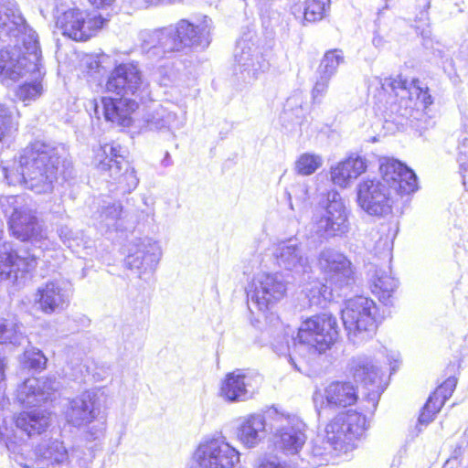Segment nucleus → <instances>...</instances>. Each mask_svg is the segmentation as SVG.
<instances>
[{"instance_id":"nucleus-50","label":"nucleus","mask_w":468,"mask_h":468,"mask_svg":"<svg viewBox=\"0 0 468 468\" xmlns=\"http://www.w3.org/2000/svg\"><path fill=\"white\" fill-rule=\"evenodd\" d=\"M411 85L413 94H416L417 99L423 104L424 107L432 104V98L429 94L427 87H422L420 85V81L417 79L411 80Z\"/></svg>"},{"instance_id":"nucleus-49","label":"nucleus","mask_w":468,"mask_h":468,"mask_svg":"<svg viewBox=\"0 0 468 468\" xmlns=\"http://www.w3.org/2000/svg\"><path fill=\"white\" fill-rule=\"evenodd\" d=\"M140 37L144 48H159L160 29L143 31L140 34Z\"/></svg>"},{"instance_id":"nucleus-45","label":"nucleus","mask_w":468,"mask_h":468,"mask_svg":"<svg viewBox=\"0 0 468 468\" xmlns=\"http://www.w3.org/2000/svg\"><path fill=\"white\" fill-rule=\"evenodd\" d=\"M43 87L40 81L35 80L30 83H25L18 87L16 96L23 101L36 100L42 94Z\"/></svg>"},{"instance_id":"nucleus-60","label":"nucleus","mask_w":468,"mask_h":468,"mask_svg":"<svg viewBox=\"0 0 468 468\" xmlns=\"http://www.w3.org/2000/svg\"><path fill=\"white\" fill-rule=\"evenodd\" d=\"M90 69H97L99 67V63L96 59L90 58V62L89 63Z\"/></svg>"},{"instance_id":"nucleus-2","label":"nucleus","mask_w":468,"mask_h":468,"mask_svg":"<svg viewBox=\"0 0 468 468\" xmlns=\"http://www.w3.org/2000/svg\"><path fill=\"white\" fill-rule=\"evenodd\" d=\"M147 88L142 71L134 62L117 65L106 82V90L120 95L121 98H102L105 119L122 127L132 123V114L138 108L135 100L129 95L140 96Z\"/></svg>"},{"instance_id":"nucleus-24","label":"nucleus","mask_w":468,"mask_h":468,"mask_svg":"<svg viewBox=\"0 0 468 468\" xmlns=\"http://www.w3.org/2000/svg\"><path fill=\"white\" fill-rule=\"evenodd\" d=\"M58 383L51 378H30L18 386L16 399L25 407L41 406L51 399L58 389Z\"/></svg>"},{"instance_id":"nucleus-19","label":"nucleus","mask_w":468,"mask_h":468,"mask_svg":"<svg viewBox=\"0 0 468 468\" xmlns=\"http://www.w3.org/2000/svg\"><path fill=\"white\" fill-rule=\"evenodd\" d=\"M381 182L384 183L398 198L410 195L418 189V180L415 173L400 161L384 157L379 165Z\"/></svg>"},{"instance_id":"nucleus-63","label":"nucleus","mask_w":468,"mask_h":468,"mask_svg":"<svg viewBox=\"0 0 468 468\" xmlns=\"http://www.w3.org/2000/svg\"><path fill=\"white\" fill-rule=\"evenodd\" d=\"M168 159H169V154H168V153H166V155H165V161H168Z\"/></svg>"},{"instance_id":"nucleus-29","label":"nucleus","mask_w":468,"mask_h":468,"mask_svg":"<svg viewBox=\"0 0 468 468\" xmlns=\"http://www.w3.org/2000/svg\"><path fill=\"white\" fill-rule=\"evenodd\" d=\"M367 167L365 157L352 154L331 168V180L336 186L346 187L353 180L365 173Z\"/></svg>"},{"instance_id":"nucleus-46","label":"nucleus","mask_w":468,"mask_h":468,"mask_svg":"<svg viewBox=\"0 0 468 468\" xmlns=\"http://www.w3.org/2000/svg\"><path fill=\"white\" fill-rule=\"evenodd\" d=\"M253 468H296L292 463L282 461L276 456H264L259 458Z\"/></svg>"},{"instance_id":"nucleus-25","label":"nucleus","mask_w":468,"mask_h":468,"mask_svg":"<svg viewBox=\"0 0 468 468\" xmlns=\"http://www.w3.org/2000/svg\"><path fill=\"white\" fill-rule=\"evenodd\" d=\"M211 19L207 16L197 25L186 19L178 21L176 28L182 49L186 47L207 48L211 40Z\"/></svg>"},{"instance_id":"nucleus-28","label":"nucleus","mask_w":468,"mask_h":468,"mask_svg":"<svg viewBox=\"0 0 468 468\" xmlns=\"http://www.w3.org/2000/svg\"><path fill=\"white\" fill-rule=\"evenodd\" d=\"M0 27L16 38L27 37L28 31H34L26 24L15 0H0Z\"/></svg>"},{"instance_id":"nucleus-4","label":"nucleus","mask_w":468,"mask_h":468,"mask_svg":"<svg viewBox=\"0 0 468 468\" xmlns=\"http://www.w3.org/2000/svg\"><path fill=\"white\" fill-rule=\"evenodd\" d=\"M349 217L350 210L345 199L337 191H330L312 217L310 234L321 242L343 238L350 230Z\"/></svg>"},{"instance_id":"nucleus-42","label":"nucleus","mask_w":468,"mask_h":468,"mask_svg":"<svg viewBox=\"0 0 468 468\" xmlns=\"http://www.w3.org/2000/svg\"><path fill=\"white\" fill-rule=\"evenodd\" d=\"M159 48L165 53L182 49L176 25H171L160 29Z\"/></svg>"},{"instance_id":"nucleus-14","label":"nucleus","mask_w":468,"mask_h":468,"mask_svg":"<svg viewBox=\"0 0 468 468\" xmlns=\"http://www.w3.org/2000/svg\"><path fill=\"white\" fill-rule=\"evenodd\" d=\"M159 242L149 238L133 241L128 250L125 265L142 280L150 279L162 258Z\"/></svg>"},{"instance_id":"nucleus-23","label":"nucleus","mask_w":468,"mask_h":468,"mask_svg":"<svg viewBox=\"0 0 468 468\" xmlns=\"http://www.w3.org/2000/svg\"><path fill=\"white\" fill-rule=\"evenodd\" d=\"M239 74L247 82L257 80L269 69L270 64L259 48L251 41L240 39L237 42L234 53Z\"/></svg>"},{"instance_id":"nucleus-54","label":"nucleus","mask_w":468,"mask_h":468,"mask_svg":"<svg viewBox=\"0 0 468 468\" xmlns=\"http://www.w3.org/2000/svg\"><path fill=\"white\" fill-rule=\"evenodd\" d=\"M427 406H428V401L424 405L422 411L419 417V422L420 424L427 425L428 423H430L433 420L436 413H438L441 410V409L435 410L432 406H430L428 408Z\"/></svg>"},{"instance_id":"nucleus-31","label":"nucleus","mask_w":468,"mask_h":468,"mask_svg":"<svg viewBox=\"0 0 468 468\" xmlns=\"http://www.w3.org/2000/svg\"><path fill=\"white\" fill-rule=\"evenodd\" d=\"M324 397L328 406L347 407L357 400V392L350 382L335 381L324 388Z\"/></svg>"},{"instance_id":"nucleus-7","label":"nucleus","mask_w":468,"mask_h":468,"mask_svg":"<svg viewBox=\"0 0 468 468\" xmlns=\"http://www.w3.org/2000/svg\"><path fill=\"white\" fill-rule=\"evenodd\" d=\"M268 413L272 420L277 449L286 455L298 454L307 440L305 423L298 416L279 411L276 408Z\"/></svg>"},{"instance_id":"nucleus-44","label":"nucleus","mask_w":468,"mask_h":468,"mask_svg":"<svg viewBox=\"0 0 468 468\" xmlns=\"http://www.w3.org/2000/svg\"><path fill=\"white\" fill-rule=\"evenodd\" d=\"M332 286L314 282L307 289V297L311 304L321 305L332 297Z\"/></svg>"},{"instance_id":"nucleus-48","label":"nucleus","mask_w":468,"mask_h":468,"mask_svg":"<svg viewBox=\"0 0 468 468\" xmlns=\"http://www.w3.org/2000/svg\"><path fill=\"white\" fill-rule=\"evenodd\" d=\"M330 80L331 78L318 74L312 90V97L314 101L320 102L323 97L326 94Z\"/></svg>"},{"instance_id":"nucleus-6","label":"nucleus","mask_w":468,"mask_h":468,"mask_svg":"<svg viewBox=\"0 0 468 468\" xmlns=\"http://www.w3.org/2000/svg\"><path fill=\"white\" fill-rule=\"evenodd\" d=\"M342 321L350 341L360 344L372 337L377 329L378 307L366 296H356L346 301Z\"/></svg>"},{"instance_id":"nucleus-38","label":"nucleus","mask_w":468,"mask_h":468,"mask_svg":"<svg viewBox=\"0 0 468 468\" xmlns=\"http://www.w3.org/2000/svg\"><path fill=\"white\" fill-rule=\"evenodd\" d=\"M456 378H449L439 386L428 399V408L432 406L435 410L441 409L445 401L452 396L455 387Z\"/></svg>"},{"instance_id":"nucleus-43","label":"nucleus","mask_w":468,"mask_h":468,"mask_svg":"<svg viewBox=\"0 0 468 468\" xmlns=\"http://www.w3.org/2000/svg\"><path fill=\"white\" fill-rule=\"evenodd\" d=\"M47 361L48 359L42 351L35 347L27 348L20 357L23 367L34 370L44 369Z\"/></svg>"},{"instance_id":"nucleus-56","label":"nucleus","mask_w":468,"mask_h":468,"mask_svg":"<svg viewBox=\"0 0 468 468\" xmlns=\"http://www.w3.org/2000/svg\"><path fill=\"white\" fill-rule=\"evenodd\" d=\"M92 5L95 7H103L107 5H111L114 0H89Z\"/></svg>"},{"instance_id":"nucleus-58","label":"nucleus","mask_w":468,"mask_h":468,"mask_svg":"<svg viewBox=\"0 0 468 468\" xmlns=\"http://www.w3.org/2000/svg\"><path fill=\"white\" fill-rule=\"evenodd\" d=\"M102 433V429H96L95 431H90V439H97Z\"/></svg>"},{"instance_id":"nucleus-9","label":"nucleus","mask_w":468,"mask_h":468,"mask_svg":"<svg viewBox=\"0 0 468 468\" xmlns=\"http://www.w3.org/2000/svg\"><path fill=\"white\" fill-rule=\"evenodd\" d=\"M286 291V282L281 273L260 271L248 284L249 306L253 305L259 311L266 312L284 298Z\"/></svg>"},{"instance_id":"nucleus-33","label":"nucleus","mask_w":468,"mask_h":468,"mask_svg":"<svg viewBox=\"0 0 468 468\" xmlns=\"http://www.w3.org/2000/svg\"><path fill=\"white\" fill-rule=\"evenodd\" d=\"M350 372L356 381L366 386L378 384L381 379L380 369L366 356L354 357L350 362Z\"/></svg>"},{"instance_id":"nucleus-47","label":"nucleus","mask_w":468,"mask_h":468,"mask_svg":"<svg viewBox=\"0 0 468 468\" xmlns=\"http://www.w3.org/2000/svg\"><path fill=\"white\" fill-rule=\"evenodd\" d=\"M382 86L384 89L388 88L392 91H396L399 89L409 90L410 93L413 95L411 81L409 82L401 75H398L396 78L385 79L382 83Z\"/></svg>"},{"instance_id":"nucleus-32","label":"nucleus","mask_w":468,"mask_h":468,"mask_svg":"<svg viewBox=\"0 0 468 468\" xmlns=\"http://www.w3.org/2000/svg\"><path fill=\"white\" fill-rule=\"evenodd\" d=\"M398 287V281L391 275L389 267L378 268L371 277V291L379 301L387 303Z\"/></svg>"},{"instance_id":"nucleus-21","label":"nucleus","mask_w":468,"mask_h":468,"mask_svg":"<svg viewBox=\"0 0 468 468\" xmlns=\"http://www.w3.org/2000/svg\"><path fill=\"white\" fill-rule=\"evenodd\" d=\"M277 265L295 276H303L312 270L311 260L304 246L297 239L280 242L273 252Z\"/></svg>"},{"instance_id":"nucleus-22","label":"nucleus","mask_w":468,"mask_h":468,"mask_svg":"<svg viewBox=\"0 0 468 468\" xmlns=\"http://www.w3.org/2000/svg\"><path fill=\"white\" fill-rule=\"evenodd\" d=\"M102 395L101 390H87L70 399L64 411L67 422L80 428L94 421L100 413L99 400Z\"/></svg>"},{"instance_id":"nucleus-26","label":"nucleus","mask_w":468,"mask_h":468,"mask_svg":"<svg viewBox=\"0 0 468 468\" xmlns=\"http://www.w3.org/2000/svg\"><path fill=\"white\" fill-rule=\"evenodd\" d=\"M142 121L144 126L148 131L171 133L173 135L175 131L181 129L185 125V118L183 116H178L173 111L160 104L148 109L144 114Z\"/></svg>"},{"instance_id":"nucleus-35","label":"nucleus","mask_w":468,"mask_h":468,"mask_svg":"<svg viewBox=\"0 0 468 468\" xmlns=\"http://www.w3.org/2000/svg\"><path fill=\"white\" fill-rule=\"evenodd\" d=\"M334 450L332 446L327 443L324 438L317 437L312 441L310 447L301 456L302 461H305L310 468L320 466L324 461H326L325 456Z\"/></svg>"},{"instance_id":"nucleus-8","label":"nucleus","mask_w":468,"mask_h":468,"mask_svg":"<svg viewBox=\"0 0 468 468\" xmlns=\"http://www.w3.org/2000/svg\"><path fill=\"white\" fill-rule=\"evenodd\" d=\"M95 162L98 170L103 176L116 181L124 192H131L137 186L135 170L121 154L119 144H105L101 146L96 153Z\"/></svg>"},{"instance_id":"nucleus-36","label":"nucleus","mask_w":468,"mask_h":468,"mask_svg":"<svg viewBox=\"0 0 468 468\" xmlns=\"http://www.w3.org/2000/svg\"><path fill=\"white\" fill-rule=\"evenodd\" d=\"M18 129V112L0 103V142L11 136Z\"/></svg>"},{"instance_id":"nucleus-15","label":"nucleus","mask_w":468,"mask_h":468,"mask_svg":"<svg viewBox=\"0 0 468 468\" xmlns=\"http://www.w3.org/2000/svg\"><path fill=\"white\" fill-rule=\"evenodd\" d=\"M104 23L103 18L97 13H88L79 8L63 12L57 18V27L64 36L77 40L85 41L91 37Z\"/></svg>"},{"instance_id":"nucleus-61","label":"nucleus","mask_w":468,"mask_h":468,"mask_svg":"<svg viewBox=\"0 0 468 468\" xmlns=\"http://www.w3.org/2000/svg\"><path fill=\"white\" fill-rule=\"evenodd\" d=\"M314 403L317 404V401H318V394H315L314 396Z\"/></svg>"},{"instance_id":"nucleus-20","label":"nucleus","mask_w":468,"mask_h":468,"mask_svg":"<svg viewBox=\"0 0 468 468\" xmlns=\"http://www.w3.org/2000/svg\"><path fill=\"white\" fill-rule=\"evenodd\" d=\"M72 285L66 280H53L39 286L35 294V303L46 314L64 311L70 303Z\"/></svg>"},{"instance_id":"nucleus-27","label":"nucleus","mask_w":468,"mask_h":468,"mask_svg":"<svg viewBox=\"0 0 468 468\" xmlns=\"http://www.w3.org/2000/svg\"><path fill=\"white\" fill-rule=\"evenodd\" d=\"M36 458L27 457L33 461L39 468H56L69 460V453L64 443L57 439L43 441L35 451Z\"/></svg>"},{"instance_id":"nucleus-34","label":"nucleus","mask_w":468,"mask_h":468,"mask_svg":"<svg viewBox=\"0 0 468 468\" xmlns=\"http://www.w3.org/2000/svg\"><path fill=\"white\" fill-rule=\"evenodd\" d=\"M122 210V206L115 203L103 207L96 219L97 229L105 234L118 230Z\"/></svg>"},{"instance_id":"nucleus-30","label":"nucleus","mask_w":468,"mask_h":468,"mask_svg":"<svg viewBox=\"0 0 468 468\" xmlns=\"http://www.w3.org/2000/svg\"><path fill=\"white\" fill-rule=\"evenodd\" d=\"M265 435L266 421L262 415L250 414L240 420L237 437L245 447H256L265 438Z\"/></svg>"},{"instance_id":"nucleus-37","label":"nucleus","mask_w":468,"mask_h":468,"mask_svg":"<svg viewBox=\"0 0 468 468\" xmlns=\"http://www.w3.org/2000/svg\"><path fill=\"white\" fill-rule=\"evenodd\" d=\"M343 51L333 49L327 51L318 67L317 73L332 78L337 71L338 66L344 63Z\"/></svg>"},{"instance_id":"nucleus-52","label":"nucleus","mask_w":468,"mask_h":468,"mask_svg":"<svg viewBox=\"0 0 468 468\" xmlns=\"http://www.w3.org/2000/svg\"><path fill=\"white\" fill-rule=\"evenodd\" d=\"M273 346V350L280 356L282 355H288L287 356V360L288 362L296 369V370H300L296 365V363L294 362V359L292 357L291 354L289 353L290 351V347H289V340L287 337L284 336V342H274L272 344Z\"/></svg>"},{"instance_id":"nucleus-17","label":"nucleus","mask_w":468,"mask_h":468,"mask_svg":"<svg viewBox=\"0 0 468 468\" xmlns=\"http://www.w3.org/2000/svg\"><path fill=\"white\" fill-rule=\"evenodd\" d=\"M261 381V376L257 373L236 369L221 380L218 394L228 402L246 401L253 397Z\"/></svg>"},{"instance_id":"nucleus-18","label":"nucleus","mask_w":468,"mask_h":468,"mask_svg":"<svg viewBox=\"0 0 468 468\" xmlns=\"http://www.w3.org/2000/svg\"><path fill=\"white\" fill-rule=\"evenodd\" d=\"M317 265L330 286L342 288L353 280V266L350 260L341 251L324 248L317 256Z\"/></svg>"},{"instance_id":"nucleus-12","label":"nucleus","mask_w":468,"mask_h":468,"mask_svg":"<svg viewBox=\"0 0 468 468\" xmlns=\"http://www.w3.org/2000/svg\"><path fill=\"white\" fill-rule=\"evenodd\" d=\"M336 327L335 318L329 314L311 317L301 324L297 334L298 342L318 353H323L336 340Z\"/></svg>"},{"instance_id":"nucleus-13","label":"nucleus","mask_w":468,"mask_h":468,"mask_svg":"<svg viewBox=\"0 0 468 468\" xmlns=\"http://www.w3.org/2000/svg\"><path fill=\"white\" fill-rule=\"evenodd\" d=\"M391 191L378 178H367L356 186V201L368 215L384 216L391 211L397 199Z\"/></svg>"},{"instance_id":"nucleus-1","label":"nucleus","mask_w":468,"mask_h":468,"mask_svg":"<svg viewBox=\"0 0 468 468\" xmlns=\"http://www.w3.org/2000/svg\"><path fill=\"white\" fill-rule=\"evenodd\" d=\"M60 150L50 144L36 141L23 150L16 170L3 167L4 176L9 185L24 184L37 194L49 193L58 178Z\"/></svg>"},{"instance_id":"nucleus-39","label":"nucleus","mask_w":468,"mask_h":468,"mask_svg":"<svg viewBox=\"0 0 468 468\" xmlns=\"http://www.w3.org/2000/svg\"><path fill=\"white\" fill-rule=\"evenodd\" d=\"M323 165L322 156L314 154L304 153L295 162L294 169L297 174L310 176Z\"/></svg>"},{"instance_id":"nucleus-62","label":"nucleus","mask_w":468,"mask_h":468,"mask_svg":"<svg viewBox=\"0 0 468 468\" xmlns=\"http://www.w3.org/2000/svg\"><path fill=\"white\" fill-rule=\"evenodd\" d=\"M290 207L293 210L294 209V207H293V204L292 201H290Z\"/></svg>"},{"instance_id":"nucleus-41","label":"nucleus","mask_w":468,"mask_h":468,"mask_svg":"<svg viewBox=\"0 0 468 468\" xmlns=\"http://www.w3.org/2000/svg\"><path fill=\"white\" fill-rule=\"evenodd\" d=\"M58 236L62 242L75 253H80L81 248L85 249L87 247V241L84 240L83 234L74 231L68 226L60 227Z\"/></svg>"},{"instance_id":"nucleus-55","label":"nucleus","mask_w":468,"mask_h":468,"mask_svg":"<svg viewBox=\"0 0 468 468\" xmlns=\"http://www.w3.org/2000/svg\"><path fill=\"white\" fill-rule=\"evenodd\" d=\"M160 75L162 78L159 81L163 86H168L176 80V75L171 69L169 71L166 69H160Z\"/></svg>"},{"instance_id":"nucleus-51","label":"nucleus","mask_w":468,"mask_h":468,"mask_svg":"<svg viewBox=\"0 0 468 468\" xmlns=\"http://www.w3.org/2000/svg\"><path fill=\"white\" fill-rule=\"evenodd\" d=\"M463 438L462 444L454 449L452 457L446 462V464L457 460H459L460 463H463L465 456H468V428L464 431Z\"/></svg>"},{"instance_id":"nucleus-3","label":"nucleus","mask_w":468,"mask_h":468,"mask_svg":"<svg viewBox=\"0 0 468 468\" xmlns=\"http://www.w3.org/2000/svg\"><path fill=\"white\" fill-rule=\"evenodd\" d=\"M0 205L8 218V227L12 236L21 241H29L41 249L48 247L47 230L38 222L34 210L24 196L2 197Z\"/></svg>"},{"instance_id":"nucleus-53","label":"nucleus","mask_w":468,"mask_h":468,"mask_svg":"<svg viewBox=\"0 0 468 468\" xmlns=\"http://www.w3.org/2000/svg\"><path fill=\"white\" fill-rule=\"evenodd\" d=\"M292 196L299 201L300 205L304 204L309 199L308 188L305 184H298L292 188V192L289 193L290 199Z\"/></svg>"},{"instance_id":"nucleus-11","label":"nucleus","mask_w":468,"mask_h":468,"mask_svg":"<svg viewBox=\"0 0 468 468\" xmlns=\"http://www.w3.org/2000/svg\"><path fill=\"white\" fill-rule=\"evenodd\" d=\"M193 461L198 468H234L239 452L224 438H206L196 448Z\"/></svg>"},{"instance_id":"nucleus-40","label":"nucleus","mask_w":468,"mask_h":468,"mask_svg":"<svg viewBox=\"0 0 468 468\" xmlns=\"http://www.w3.org/2000/svg\"><path fill=\"white\" fill-rule=\"evenodd\" d=\"M329 4L330 0H304V19L309 22L322 20L329 8Z\"/></svg>"},{"instance_id":"nucleus-16","label":"nucleus","mask_w":468,"mask_h":468,"mask_svg":"<svg viewBox=\"0 0 468 468\" xmlns=\"http://www.w3.org/2000/svg\"><path fill=\"white\" fill-rule=\"evenodd\" d=\"M37 266V257L27 249L16 247L13 242L0 246V281H16Z\"/></svg>"},{"instance_id":"nucleus-57","label":"nucleus","mask_w":468,"mask_h":468,"mask_svg":"<svg viewBox=\"0 0 468 468\" xmlns=\"http://www.w3.org/2000/svg\"><path fill=\"white\" fill-rule=\"evenodd\" d=\"M461 154H468V138H464L463 144L459 146Z\"/></svg>"},{"instance_id":"nucleus-59","label":"nucleus","mask_w":468,"mask_h":468,"mask_svg":"<svg viewBox=\"0 0 468 468\" xmlns=\"http://www.w3.org/2000/svg\"><path fill=\"white\" fill-rule=\"evenodd\" d=\"M391 358L395 362V365L391 366L392 367V370H395L396 367L398 366V363L399 362V355L394 353V354L391 355Z\"/></svg>"},{"instance_id":"nucleus-10","label":"nucleus","mask_w":468,"mask_h":468,"mask_svg":"<svg viewBox=\"0 0 468 468\" xmlns=\"http://www.w3.org/2000/svg\"><path fill=\"white\" fill-rule=\"evenodd\" d=\"M367 428V418L357 411L342 412L325 427V439L335 451H347Z\"/></svg>"},{"instance_id":"nucleus-5","label":"nucleus","mask_w":468,"mask_h":468,"mask_svg":"<svg viewBox=\"0 0 468 468\" xmlns=\"http://www.w3.org/2000/svg\"><path fill=\"white\" fill-rule=\"evenodd\" d=\"M41 50L35 31L18 37L16 44L0 51V76L17 80L27 73L41 75Z\"/></svg>"}]
</instances>
